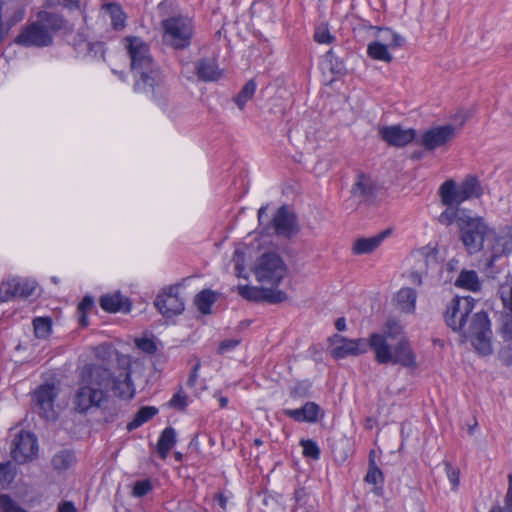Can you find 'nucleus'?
I'll list each match as a JSON object with an SVG mask.
<instances>
[{
	"label": "nucleus",
	"mask_w": 512,
	"mask_h": 512,
	"mask_svg": "<svg viewBox=\"0 0 512 512\" xmlns=\"http://www.w3.org/2000/svg\"><path fill=\"white\" fill-rule=\"evenodd\" d=\"M475 306L470 297H454L446 307L445 323L455 332L470 339L475 350L483 356L492 353L490 320L484 311L474 313L469 324V316Z\"/></svg>",
	"instance_id": "obj_1"
},
{
	"label": "nucleus",
	"mask_w": 512,
	"mask_h": 512,
	"mask_svg": "<svg viewBox=\"0 0 512 512\" xmlns=\"http://www.w3.org/2000/svg\"><path fill=\"white\" fill-rule=\"evenodd\" d=\"M112 384V374L109 369L99 365L85 367L74 404L79 413H85L91 407H100L107 399Z\"/></svg>",
	"instance_id": "obj_2"
},
{
	"label": "nucleus",
	"mask_w": 512,
	"mask_h": 512,
	"mask_svg": "<svg viewBox=\"0 0 512 512\" xmlns=\"http://www.w3.org/2000/svg\"><path fill=\"white\" fill-rule=\"evenodd\" d=\"M126 41L131 69L137 78L134 83V90L136 92L154 93L155 87L162 83V77L159 70L154 67L149 46L140 37L136 36H129Z\"/></svg>",
	"instance_id": "obj_3"
},
{
	"label": "nucleus",
	"mask_w": 512,
	"mask_h": 512,
	"mask_svg": "<svg viewBox=\"0 0 512 512\" xmlns=\"http://www.w3.org/2000/svg\"><path fill=\"white\" fill-rule=\"evenodd\" d=\"M372 350L379 364L392 363L408 368H415L417 365L416 356L406 339L395 344H386L382 336L372 335Z\"/></svg>",
	"instance_id": "obj_4"
},
{
	"label": "nucleus",
	"mask_w": 512,
	"mask_h": 512,
	"mask_svg": "<svg viewBox=\"0 0 512 512\" xmlns=\"http://www.w3.org/2000/svg\"><path fill=\"white\" fill-rule=\"evenodd\" d=\"M162 41L166 46L183 50L190 46L194 35V25L190 17L174 15L161 22Z\"/></svg>",
	"instance_id": "obj_5"
},
{
	"label": "nucleus",
	"mask_w": 512,
	"mask_h": 512,
	"mask_svg": "<svg viewBox=\"0 0 512 512\" xmlns=\"http://www.w3.org/2000/svg\"><path fill=\"white\" fill-rule=\"evenodd\" d=\"M457 225L460 231V239L470 254L479 252L483 248V243L494 235L481 217H471L463 214L457 219Z\"/></svg>",
	"instance_id": "obj_6"
},
{
	"label": "nucleus",
	"mask_w": 512,
	"mask_h": 512,
	"mask_svg": "<svg viewBox=\"0 0 512 512\" xmlns=\"http://www.w3.org/2000/svg\"><path fill=\"white\" fill-rule=\"evenodd\" d=\"M287 272L283 259L274 252L263 253L254 267L256 279L261 283L278 286Z\"/></svg>",
	"instance_id": "obj_7"
},
{
	"label": "nucleus",
	"mask_w": 512,
	"mask_h": 512,
	"mask_svg": "<svg viewBox=\"0 0 512 512\" xmlns=\"http://www.w3.org/2000/svg\"><path fill=\"white\" fill-rule=\"evenodd\" d=\"M180 285L165 287L157 295L154 305L165 318H171L183 313L184 298L180 295Z\"/></svg>",
	"instance_id": "obj_8"
},
{
	"label": "nucleus",
	"mask_w": 512,
	"mask_h": 512,
	"mask_svg": "<svg viewBox=\"0 0 512 512\" xmlns=\"http://www.w3.org/2000/svg\"><path fill=\"white\" fill-rule=\"evenodd\" d=\"M334 347L331 350V355L335 359H343L347 356H358L366 353L368 349H372V335L368 339H347L341 335L335 334L329 338Z\"/></svg>",
	"instance_id": "obj_9"
},
{
	"label": "nucleus",
	"mask_w": 512,
	"mask_h": 512,
	"mask_svg": "<svg viewBox=\"0 0 512 512\" xmlns=\"http://www.w3.org/2000/svg\"><path fill=\"white\" fill-rule=\"evenodd\" d=\"M38 452L36 436L27 431L17 433L12 441L11 456L19 464L33 460Z\"/></svg>",
	"instance_id": "obj_10"
},
{
	"label": "nucleus",
	"mask_w": 512,
	"mask_h": 512,
	"mask_svg": "<svg viewBox=\"0 0 512 512\" xmlns=\"http://www.w3.org/2000/svg\"><path fill=\"white\" fill-rule=\"evenodd\" d=\"M15 43L24 47H48L53 44V36L34 21L20 31Z\"/></svg>",
	"instance_id": "obj_11"
},
{
	"label": "nucleus",
	"mask_w": 512,
	"mask_h": 512,
	"mask_svg": "<svg viewBox=\"0 0 512 512\" xmlns=\"http://www.w3.org/2000/svg\"><path fill=\"white\" fill-rule=\"evenodd\" d=\"M456 136V128L453 125L436 126L426 130L417 141L426 150L433 151L453 140Z\"/></svg>",
	"instance_id": "obj_12"
},
{
	"label": "nucleus",
	"mask_w": 512,
	"mask_h": 512,
	"mask_svg": "<svg viewBox=\"0 0 512 512\" xmlns=\"http://www.w3.org/2000/svg\"><path fill=\"white\" fill-rule=\"evenodd\" d=\"M378 132L384 142L394 147H404L416 138L415 129H403L400 125L383 126Z\"/></svg>",
	"instance_id": "obj_13"
},
{
	"label": "nucleus",
	"mask_w": 512,
	"mask_h": 512,
	"mask_svg": "<svg viewBox=\"0 0 512 512\" xmlns=\"http://www.w3.org/2000/svg\"><path fill=\"white\" fill-rule=\"evenodd\" d=\"M35 285L26 279L12 278L0 286V301L6 302L14 297H29L33 294Z\"/></svg>",
	"instance_id": "obj_14"
},
{
	"label": "nucleus",
	"mask_w": 512,
	"mask_h": 512,
	"mask_svg": "<svg viewBox=\"0 0 512 512\" xmlns=\"http://www.w3.org/2000/svg\"><path fill=\"white\" fill-rule=\"evenodd\" d=\"M271 226L278 236L291 237L298 232L296 216L286 206H281L274 215Z\"/></svg>",
	"instance_id": "obj_15"
},
{
	"label": "nucleus",
	"mask_w": 512,
	"mask_h": 512,
	"mask_svg": "<svg viewBox=\"0 0 512 512\" xmlns=\"http://www.w3.org/2000/svg\"><path fill=\"white\" fill-rule=\"evenodd\" d=\"M351 194L360 202H371L377 194L376 183L370 175L358 173L352 185Z\"/></svg>",
	"instance_id": "obj_16"
},
{
	"label": "nucleus",
	"mask_w": 512,
	"mask_h": 512,
	"mask_svg": "<svg viewBox=\"0 0 512 512\" xmlns=\"http://www.w3.org/2000/svg\"><path fill=\"white\" fill-rule=\"evenodd\" d=\"M57 394L53 385H41L34 393V401L46 419L54 417V401Z\"/></svg>",
	"instance_id": "obj_17"
},
{
	"label": "nucleus",
	"mask_w": 512,
	"mask_h": 512,
	"mask_svg": "<svg viewBox=\"0 0 512 512\" xmlns=\"http://www.w3.org/2000/svg\"><path fill=\"white\" fill-rule=\"evenodd\" d=\"M37 23L54 37V34L67 28V20L59 13L51 11H39Z\"/></svg>",
	"instance_id": "obj_18"
},
{
	"label": "nucleus",
	"mask_w": 512,
	"mask_h": 512,
	"mask_svg": "<svg viewBox=\"0 0 512 512\" xmlns=\"http://www.w3.org/2000/svg\"><path fill=\"white\" fill-rule=\"evenodd\" d=\"M195 71L198 79L203 82L218 81L222 77V71L215 58L199 59L195 63Z\"/></svg>",
	"instance_id": "obj_19"
},
{
	"label": "nucleus",
	"mask_w": 512,
	"mask_h": 512,
	"mask_svg": "<svg viewBox=\"0 0 512 512\" xmlns=\"http://www.w3.org/2000/svg\"><path fill=\"white\" fill-rule=\"evenodd\" d=\"M321 408L315 402H307L302 407L297 409H285L284 415L297 421L315 423L319 419Z\"/></svg>",
	"instance_id": "obj_20"
},
{
	"label": "nucleus",
	"mask_w": 512,
	"mask_h": 512,
	"mask_svg": "<svg viewBox=\"0 0 512 512\" xmlns=\"http://www.w3.org/2000/svg\"><path fill=\"white\" fill-rule=\"evenodd\" d=\"M100 307L110 313H128L131 310V302L119 292L106 294L100 298Z\"/></svg>",
	"instance_id": "obj_21"
},
{
	"label": "nucleus",
	"mask_w": 512,
	"mask_h": 512,
	"mask_svg": "<svg viewBox=\"0 0 512 512\" xmlns=\"http://www.w3.org/2000/svg\"><path fill=\"white\" fill-rule=\"evenodd\" d=\"M389 234V231H383L378 235L368 237V238H359L354 241L352 246V252L354 255H363L372 253L376 250L382 241Z\"/></svg>",
	"instance_id": "obj_22"
},
{
	"label": "nucleus",
	"mask_w": 512,
	"mask_h": 512,
	"mask_svg": "<svg viewBox=\"0 0 512 512\" xmlns=\"http://www.w3.org/2000/svg\"><path fill=\"white\" fill-rule=\"evenodd\" d=\"M459 191V186L453 180L445 181L439 188L442 204L447 207H458L463 203Z\"/></svg>",
	"instance_id": "obj_23"
},
{
	"label": "nucleus",
	"mask_w": 512,
	"mask_h": 512,
	"mask_svg": "<svg viewBox=\"0 0 512 512\" xmlns=\"http://www.w3.org/2000/svg\"><path fill=\"white\" fill-rule=\"evenodd\" d=\"M494 238V244L492 246L491 255L487 258L486 265L492 267L494 262L504 254L512 252V237L509 236H498L492 235Z\"/></svg>",
	"instance_id": "obj_24"
},
{
	"label": "nucleus",
	"mask_w": 512,
	"mask_h": 512,
	"mask_svg": "<svg viewBox=\"0 0 512 512\" xmlns=\"http://www.w3.org/2000/svg\"><path fill=\"white\" fill-rule=\"evenodd\" d=\"M108 13L111 21V26L116 31H121L126 26V14L118 3H104L101 7Z\"/></svg>",
	"instance_id": "obj_25"
},
{
	"label": "nucleus",
	"mask_w": 512,
	"mask_h": 512,
	"mask_svg": "<svg viewBox=\"0 0 512 512\" xmlns=\"http://www.w3.org/2000/svg\"><path fill=\"white\" fill-rule=\"evenodd\" d=\"M459 186L462 201L479 198L483 194L480 181L474 176L466 177Z\"/></svg>",
	"instance_id": "obj_26"
},
{
	"label": "nucleus",
	"mask_w": 512,
	"mask_h": 512,
	"mask_svg": "<svg viewBox=\"0 0 512 512\" xmlns=\"http://www.w3.org/2000/svg\"><path fill=\"white\" fill-rule=\"evenodd\" d=\"M176 444V431L172 427H166L160 434L157 443V453L160 458L165 459L172 447Z\"/></svg>",
	"instance_id": "obj_27"
},
{
	"label": "nucleus",
	"mask_w": 512,
	"mask_h": 512,
	"mask_svg": "<svg viewBox=\"0 0 512 512\" xmlns=\"http://www.w3.org/2000/svg\"><path fill=\"white\" fill-rule=\"evenodd\" d=\"M371 335L382 336L386 344H395L402 339H406L403 334L402 326L393 319L386 322L382 333H372Z\"/></svg>",
	"instance_id": "obj_28"
},
{
	"label": "nucleus",
	"mask_w": 512,
	"mask_h": 512,
	"mask_svg": "<svg viewBox=\"0 0 512 512\" xmlns=\"http://www.w3.org/2000/svg\"><path fill=\"white\" fill-rule=\"evenodd\" d=\"M454 285L472 292H477L481 289L478 274L474 270H462Z\"/></svg>",
	"instance_id": "obj_29"
},
{
	"label": "nucleus",
	"mask_w": 512,
	"mask_h": 512,
	"mask_svg": "<svg viewBox=\"0 0 512 512\" xmlns=\"http://www.w3.org/2000/svg\"><path fill=\"white\" fill-rule=\"evenodd\" d=\"M417 293L412 288H402L398 291L396 295V300L404 312H412L415 310V303H416Z\"/></svg>",
	"instance_id": "obj_30"
},
{
	"label": "nucleus",
	"mask_w": 512,
	"mask_h": 512,
	"mask_svg": "<svg viewBox=\"0 0 512 512\" xmlns=\"http://www.w3.org/2000/svg\"><path fill=\"white\" fill-rule=\"evenodd\" d=\"M76 462L75 453L72 450L64 449L56 453L52 458V466L57 471H64L72 467Z\"/></svg>",
	"instance_id": "obj_31"
},
{
	"label": "nucleus",
	"mask_w": 512,
	"mask_h": 512,
	"mask_svg": "<svg viewBox=\"0 0 512 512\" xmlns=\"http://www.w3.org/2000/svg\"><path fill=\"white\" fill-rule=\"evenodd\" d=\"M158 413V409L153 406H144L141 407L136 414L134 415V418L132 421H130L127 424V430L133 431L152 419L156 414Z\"/></svg>",
	"instance_id": "obj_32"
},
{
	"label": "nucleus",
	"mask_w": 512,
	"mask_h": 512,
	"mask_svg": "<svg viewBox=\"0 0 512 512\" xmlns=\"http://www.w3.org/2000/svg\"><path fill=\"white\" fill-rule=\"evenodd\" d=\"M216 301V294L212 290L204 289L200 291L194 299V303L197 306L198 310L204 314L211 313V307Z\"/></svg>",
	"instance_id": "obj_33"
},
{
	"label": "nucleus",
	"mask_w": 512,
	"mask_h": 512,
	"mask_svg": "<svg viewBox=\"0 0 512 512\" xmlns=\"http://www.w3.org/2000/svg\"><path fill=\"white\" fill-rule=\"evenodd\" d=\"M367 54L375 60H380L390 63L393 60L392 55L388 51V46L378 41H373L368 44Z\"/></svg>",
	"instance_id": "obj_34"
},
{
	"label": "nucleus",
	"mask_w": 512,
	"mask_h": 512,
	"mask_svg": "<svg viewBox=\"0 0 512 512\" xmlns=\"http://www.w3.org/2000/svg\"><path fill=\"white\" fill-rule=\"evenodd\" d=\"M257 84L254 79H250L245 83V85L241 88L239 93L233 98V101L237 105L239 109H243L246 103L252 99L255 94Z\"/></svg>",
	"instance_id": "obj_35"
},
{
	"label": "nucleus",
	"mask_w": 512,
	"mask_h": 512,
	"mask_svg": "<svg viewBox=\"0 0 512 512\" xmlns=\"http://www.w3.org/2000/svg\"><path fill=\"white\" fill-rule=\"evenodd\" d=\"M110 390H113L115 395L120 398H131L133 396V390L129 374L126 373L124 380H118L112 377Z\"/></svg>",
	"instance_id": "obj_36"
},
{
	"label": "nucleus",
	"mask_w": 512,
	"mask_h": 512,
	"mask_svg": "<svg viewBox=\"0 0 512 512\" xmlns=\"http://www.w3.org/2000/svg\"><path fill=\"white\" fill-rule=\"evenodd\" d=\"M33 327L37 338L46 339L51 334L52 320L50 317H37L33 320Z\"/></svg>",
	"instance_id": "obj_37"
},
{
	"label": "nucleus",
	"mask_w": 512,
	"mask_h": 512,
	"mask_svg": "<svg viewBox=\"0 0 512 512\" xmlns=\"http://www.w3.org/2000/svg\"><path fill=\"white\" fill-rule=\"evenodd\" d=\"M239 294L250 301H263L264 288L251 287L248 285H241L238 287Z\"/></svg>",
	"instance_id": "obj_38"
},
{
	"label": "nucleus",
	"mask_w": 512,
	"mask_h": 512,
	"mask_svg": "<svg viewBox=\"0 0 512 512\" xmlns=\"http://www.w3.org/2000/svg\"><path fill=\"white\" fill-rule=\"evenodd\" d=\"M0 512H28L7 494H0Z\"/></svg>",
	"instance_id": "obj_39"
},
{
	"label": "nucleus",
	"mask_w": 512,
	"mask_h": 512,
	"mask_svg": "<svg viewBox=\"0 0 512 512\" xmlns=\"http://www.w3.org/2000/svg\"><path fill=\"white\" fill-rule=\"evenodd\" d=\"M299 444L303 448L304 457L311 458L313 460H318L320 458L321 451L314 440L302 439Z\"/></svg>",
	"instance_id": "obj_40"
},
{
	"label": "nucleus",
	"mask_w": 512,
	"mask_h": 512,
	"mask_svg": "<svg viewBox=\"0 0 512 512\" xmlns=\"http://www.w3.org/2000/svg\"><path fill=\"white\" fill-rule=\"evenodd\" d=\"M365 481L373 485H382L383 483L382 471L377 467L374 460L371 458L369 460V469L365 476Z\"/></svg>",
	"instance_id": "obj_41"
},
{
	"label": "nucleus",
	"mask_w": 512,
	"mask_h": 512,
	"mask_svg": "<svg viewBox=\"0 0 512 512\" xmlns=\"http://www.w3.org/2000/svg\"><path fill=\"white\" fill-rule=\"evenodd\" d=\"M288 299L287 294L282 290H274L269 288H264L263 301L277 304L284 302Z\"/></svg>",
	"instance_id": "obj_42"
},
{
	"label": "nucleus",
	"mask_w": 512,
	"mask_h": 512,
	"mask_svg": "<svg viewBox=\"0 0 512 512\" xmlns=\"http://www.w3.org/2000/svg\"><path fill=\"white\" fill-rule=\"evenodd\" d=\"M153 489L152 482L149 479L135 482L132 495L135 497H143Z\"/></svg>",
	"instance_id": "obj_43"
},
{
	"label": "nucleus",
	"mask_w": 512,
	"mask_h": 512,
	"mask_svg": "<svg viewBox=\"0 0 512 512\" xmlns=\"http://www.w3.org/2000/svg\"><path fill=\"white\" fill-rule=\"evenodd\" d=\"M458 210L454 207H447L438 217V221L445 226L451 225L455 220L457 221Z\"/></svg>",
	"instance_id": "obj_44"
},
{
	"label": "nucleus",
	"mask_w": 512,
	"mask_h": 512,
	"mask_svg": "<svg viewBox=\"0 0 512 512\" xmlns=\"http://www.w3.org/2000/svg\"><path fill=\"white\" fill-rule=\"evenodd\" d=\"M498 351V358L505 366H512V344L506 342Z\"/></svg>",
	"instance_id": "obj_45"
},
{
	"label": "nucleus",
	"mask_w": 512,
	"mask_h": 512,
	"mask_svg": "<svg viewBox=\"0 0 512 512\" xmlns=\"http://www.w3.org/2000/svg\"><path fill=\"white\" fill-rule=\"evenodd\" d=\"M501 336L504 342H512V316L507 315L502 319Z\"/></svg>",
	"instance_id": "obj_46"
},
{
	"label": "nucleus",
	"mask_w": 512,
	"mask_h": 512,
	"mask_svg": "<svg viewBox=\"0 0 512 512\" xmlns=\"http://www.w3.org/2000/svg\"><path fill=\"white\" fill-rule=\"evenodd\" d=\"M14 477V466L10 461L0 463V481L11 482Z\"/></svg>",
	"instance_id": "obj_47"
},
{
	"label": "nucleus",
	"mask_w": 512,
	"mask_h": 512,
	"mask_svg": "<svg viewBox=\"0 0 512 512\" xmlns=\"http://www.w3.org/2000/svg\"><path fill=\"white\" fill-rule=\"evenodd\" d=\"M136 346L147 354H154L157 351L155 342L149 338L137 339Z\"/></svg>",
	"instance_id": "obj_48"
},
{
	"label": "nucleus",
	"mask_w": 512,
	"mask_h": 512,
	"mask_svg": "<svg viewBox=\"0 0 512 512\" xmlns=\"http://www.w3.org/2000/svg\"><path fill=\"white\" fill-rule=\"evenodd\" d=\"M444 465L450 483L453 487H457L459 485V469L453 467L451 463L447 461L444 462Z\"/></svg>",
	"instance_id": "obj_49"
},
{
	"label": "nucleus",
	"mask_w": 512,
	"mask_h": 512,
	"mask_svg": "<svg viewBox=\"0 0 512 512\" xmlns=\"http://www.w3.org/2000/svg\"><path fill=\"white\" fill-rule=\"evenodd\" d=\"M314 40L320 44H330L334 40L328 29H317L314 34Z\"/></svg>",
	"instance_id": "obj_50"
},
{
	"label": "nucleus",
	"mask_w": 512,
	"mask_h": 512,
	"mask_svg": "<svg viewBox=\"0 0 512 512\" xmlns=\"http://www.w3.org/2000/svg\"><path fill=\"white\" fill-rule=\"evenodd\" d=\"M309 387L310 385L307 383H298L291 389L290 395L293 398L306 397L309 394Z\"/></svg>",
	"instance_id": "obj_51"
},
{
	"label": "nucleus",
	"mask_w": 512,
	"mask_h": 512,
	"mask_svg": "<svg viewBox=\"0 0 512 512\" xmlns=\"http://www.w3.org/2000/svg\"><path fill=\"white\" fill-rule=\"evenodd\" d=\"M233 261L235 263V271H236V275L238 277H242L243 276V271H244V253L241 252L240 250H235L234 252V255H233Z\"/></svg>",
	"instance_id": "obj_52"
},
{
	"label": "nucleus",
	"mask_w": 512,
	"mask_h": 512,
	"mask_svg": "<svg viewBox=\"0 0 512 512\" xmlns=\"http://www.w3.org/2000/svg\"><path fill=\"white\" fill-rule=\"evenodd\" d=\"M240 343V340L237 339H225L220 342L218 347V353L223 354L228 351L235 349Z\"/></svg>",
	"instance_id": "obj_53"
},
{
	"label": "nucleus",
	"mask_w": 512,
	"mask_h": 512,
	"mask_svg": "<svg viewBox=\"0 0 512 512\" xmlns=\"http://www.w3.org/2000/svg\"><path fill=\"white\" fill-rule=\"evenodd\" d=\"M505 505L502 508L504 512H512V474L508 475V489L504 499Z\"/></svg>",
	"instance_id": "obj_54"
},
{
	"label": "nucleus",
	"mask_w": 512,
	"mask_h": 512,
	"mask_svg": "<svg viewBox=\"0 0 512 512\" xmlns=\"http://www.w3.org/2000/svg\"><path fill=\"white\" fill-rule=\"evenodd\" d=\"M170 405L179 410H184L185 407L187 406L186 396L182 395L180 392L174 394L172 399L170 400Z\"/></svg>",
	"instance_id": "obj_55"
},
{
	"label": "nucleus",
	"mask_w": 512,
	"mask_h": 512,
	"mask_svg": "<svg viewBox=\"0 0 512 512\" xmlns=\"http://www.w3.org/2000/svg\"><path fill=\"white\" fill-rule=\"evenodd\" d=\"M94 306V299L91 296H84L82 301L78 305L80 313H88Z\"/></svg>",
	"instance_id": "obj_56"
},
{
	"label": "nucleus",
	"mask_w": 512,
	"mask_h": 512,
	"mask_svg": "<svg viewBox=\"0 0 512 512\" xmlns=\"http://www.w3.org/2000/svg\"><path fill=\"white\" fill-rule=\"evenodd\" d=\"M385 32L391 36L390 47H400L404 44L405 39L401 35L392 32L390 29H386Z\"/></svg>",
	"instance_id": "obj_57"
},
{
	"label": "nucleus",
	"mask_w": 512,
	"mask_h": 512,
	"mask_svg": "<svg viewBox=\"0 0 512 512\" xmlns=\"http://www.w3.org/2000/svg\"><path fill=\"white\" fill-rule=\"evenodd\" d=\"M200 368V363H196L195 366L192 368L190 375L187 379L186 385L189 387H194L197 379H198V370Z\"/></svg>",
	"instance_id": "obj_58"
},
{
	"label": "nucleus",
	"mask_w": 512,
	"mask_h": 512,
	"mask_svg": "<svg viewBox=\"0 0 512 512\" xmlns=\"http://www.w3.org/2000/svg\"><path fill=\"white\" fill-rule=\"evenodd\" d=\"M59 4L69 10H78L81 0H58Z\"/></svg>",
	"instance_id": "obj_59"
},
{
	"label": "nucleus",
	"mask_w": 512,
	"mask_h": 512,
	"mask_svg": "<svg viewBox=\"0 0 512 512\" xmlns=\"http://www.w3.org/2000/svg\"><path fill=\"white\" fill-rule=\"evenodd\" d=\"M94 47V44L87 41L84 37H83V40L79 42V44L77 45V49L79 50V52H83V55H87L91 52V50L93 49Z\"/></svg>",
	"instance_id": "obj_60"
},
{
	"label": "nucleus",
	"mask_w": 512,
	"mask_h": 512,
	"mask_svg": "<svg viewBox=\"0 0 512 512\" xmlns=\"http://www.w3.org/2000/svg\"><path fill=\"white\" fill-rule=\"evenodd\" d=\"M501 298L504 306L512 312V286L507 293L502 291Z\"/></svg>",
	"instance_id": "obj_61"
},
{
	"label": "nucleus",
	"mask_w": 512,
	"mask_h": 512,
	"mask_svg": "<svg viewBox=\"0 0 512 512\" xmlns=\"http://www.w3.org/2000/svg\"><path fill=\"white\" fill-rule=\"evenodd\" d=\"M58 512H77V509L72 502L66 501L59 504Z\"/></svg>",
	"instance_id": "obj_62"
},
{
	"label": "nucleus",
	"mask_w": 512,
	"mask_h": 512,
	"mask_svg": "<svg viewBox=\"0 0 512 512\" xmlns=\"http://www.w3.org/2000/svg\"><path fill=\"white\" fill-rule=\"evenodd\" d=\"M335 328L338 331H344L346 329V320L344 317H340L335 321Z\"/></svg>",
	"instance_id": "obj_63"
},
{
	"label": "nucleus",
	"mask_w": 512,
	"mask_h": 512,
	"mask_svg": "<svg viewBox=\"0 0 512 512\" xmlns=\"http://www.w3.org/2000/svg\"><path fill=\"white\" fill-rule=\"evenodd\" d=\"M79 323L82 327L88 326L89 322H88L87 313H80Z\"/></svg>",
	"instance_id": "obj_64"
}]
</instances>
